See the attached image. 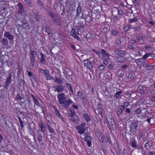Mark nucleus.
Instances as JSON below:
<instances>
[{"label": "nucleus", "instance_id": "26", "mask_svg": "<svg viewBox=\"0 0 155 155\" xmlns=\"http://www.w3.org/2000/svg\"><path fill=\"white\" fill-rule=\"evenodd\" d=\"M83 116L87 122H88L91 120L90 117H89L87 114H83Z\"/></svg>", "mask_w": 155, "mask_h": 155}, {"label": "nucleus", "instance_id": "28", "mask_svg": "<svg viewBox=\"0 0 155 155\" xmlns=\"http://www.w3.org/2000/svg\"><path fill=\"white\" fill-rule=\"evenodd\" d=\"M2 44L4 46L8 45V40L5 38H2Z\"/></svg>", "mask_w": 155, "mask_h": 155}, {"label": "nucleus", "instance_id": "57", "mask_svg": "<svg viewBox=\"0 0 155 155\" xmlns=\"http://www.w3.org/2000/svg\"><path fill=\"white\" fill-rule=\"evenodd\" d=\"M128 78L131 80H133L134 78V76L132 74H129L128 76Z\"/></svg>", "mask_w": 155, "mask_h": 155}, {"label": "nucleus", "instance_id": "44", "mask_svg": "<svg viewBox=\"0 0 155 155\" xmlns=\"http://www.w3.org/2000/svg\"><path fill=\"white\" fill-rule=\"evenodd\" d=\"M132 29H134L135 30L139 32L141 30V28L140 27L137 26L135 27H134L132 28Z\"/></svg>", "mask_w": 155, "mask_h": 155}, {"label": "nucleus", "instance_id": "24", "mask_svg": "<svg viewBox=\"0 0 155 155\" xmlns=\"http://www.w3.org/2000/svg\"><path fill=\"white\" fill-rule=\"evenodd\" d=\"M117 60L118 62L120 63H123L125 61L126 59L123 56H120V57H118L117 58Z\"/></svg>", "mask_w": 155, "mask_h": 155}, {"label": "nucleus", "instance_id": "55", "mask_svg": "<svg viewBox=\"0 0 155 155\" xmlns=\"http://www.w3.org/2000/svg\"><path fill=\"white\" fill-rule=\"evenodd\" d=\"M45 31L46 32H47L49 35H50V30L49 27H46L45 28Z\"/></svg>", "mask_w": 155, "mask_h": 155}, {"label": "nucleus", "instance_id": "20", "mask_svg": "<svg viewBox=\"0 0 155 155\" xmlns=\"http://www.w3.org/2000/svg\"><path fill=\"white\" fill-rule=\"evenodd\" d=\"M86 38L89 39H92L94 38V35L92 32H88L86 35Z\"/></svg>", "mask_w": 155, "mask_h": 155}, {"label": "nucleus", "instance_id": "32", "mask_svg": "<svg viewBox=\"0 0 155 155\" xmlns=\"http://www.w3.org/2000/svg\"><path fill=\"white\" fill-rule=\"evenodd\" d=\"M40 55L41 56V63H44L45 61V55L42 53H40Z\"/></svg>", "mask_w": 155, "mask_h": 155}, {"label": "nucleus", "instance_id": "35", "mask_svg": "<svg viewBox=\"0 0 155 155\" xmlns=\"http://www.w3.org/2000/svg\"><path fill=\"white\" fill-rule=\"evenodd\" d=\"M98 67L100 71H103L105 70V68L106 67V66H104L103 64H101Z\"/></svg>", "mask_w": 155, "mask_h": 155}, {"label": "nucleus", "instance_id": "34", "mask_svg": "<svg viewBox=\"0 0 155 155\" xmlns=\"http://www.w3.org/2000/svg\"><path fill=\"white\" fill-rule=\"evenodd\" d=\"M54 23L55 24L57 25L58 26H59L61 25V22L59 18L56 20L54 21Z\"/></svg>", "mask_w": 155, "mask_h": 155}, {"label": "nucleus", "instance_id": "16", "mask_svg": "<svg viewBox=\"0 0 155 155\" xmlns=\"http://www.w3.org/2000/svg\"><path fill=\"white\" fill-rule=\"evenodd\" d=\"M17 5L19 9L18 10L19 13L22 15V14L24 13V10L23 8V6L20 3H19Z\"/></svg>", "mask_w": 155, "mask_h": 155}, {"label": "nucleus", "instance_id": "60", "mask_svg": "<svg viewBox=\"0 0 155 155\" xmlns=\"http://www.w3.org/2000/svg\"><path fill=\"white\" fill-rule=\"evenodd\" d=\"M37 134L38 135V137H42V131H41V130H39L37 131Z\"/></svg>", "mask_w": 155, "mask_h": 155}, {"label": "nucleus", "instance_id": "50", "mask_svg": "<svg viewBox=\"0 0 155 155\" xmlns=\"http://www.w3.org/2000/svg\"><path fill=\"white\" fill-rule=\"evenodd\" d=\"M131 109H129L128 108H126L125 109V112L129 114H131Z\"/></svg>", "mask_w": 155, "mask_h": 155}, {"label": "nucleus", "instance_id": "23", "mask_svg": "<svg viewBox=\"0 0 155 155\" xmlns=\"http://www.w3.org/2000/svg\"><path fill=\"white\" fill-rule=\"evenodd\" d=\"M54 81L56 82L59 84H61L63 83V82L62 78H57V77L56 78Z\"/></svg>", "mask_w": 155, "mask_h": 155}, {"label": "nucleus", "instance_id": "5", "mask_svg": "<svg viewBox=\"0 0 155 155\" xmlns=\"http://www.w3.org/2000/svg\"><path fill=\"white\" fill-rule=\"evenodd\" d=\"M85 126V123H83L81 125L77 127V129L78 130V133L80 134H82L84 133L86 130V128H84Z\"/></svg>", "mask_w": 155, "mask_h": 155}, {"label": "nucleus", "instance_id": "8", "mask_svg": "<svg viewBox=\"0 0 155 155\" xmlns=\"http://www.w3.org/2000/svg\"><path fill=\"white\" fill-rule=\"evenodd\" d=\"M54 88V91L55 92L60 93L62 92L64 89V87L62 85H57L52 87Z\"/></svg>", "mask_w": 155, "mask_h": 155}, {"label": "nucleus", "instance_id": "61", "mask_svg": "<svg viewBox=\"0 0 155 155\" xmlns=\"http://www.w3.org/2000/svg\"><path fill=\"white\" fill-rule=\"evenodd\" d=\"M118 31H117L115 29L112 32V35H114V36H115L116 35V34L117 33Z\"/></svg>", "mask_w": 155, "mask_h": 155}, {"label": "nucleus", "instance_id": "59", "mask_svg": "<svg viewBox=\"0 0 155 155\" xmlns=\"http://www.w3.org/2000/svg\"><path fill=\"white\" fill-rule=\"evenodd\" d=\"M141 110L140 108L136 109L134 110V112L136 113L137 114H139L140 112H141Z\"/></svg>", "mask_w": 155, "mask_h": 155}, {"label": "nucleus", "instance_id": "18", "mask_svg": "<svg viewBox=\"0 0 155 155\" xmlns=\"http://www.w3.org/2000/svg\"><path fill=\"white\" fill-rule=\"evenodd\" d=\"M72 118L70 119V120L72 122H75L76 123H78L79 122V120L78 117L75 114V115L73 117H72Z\"/></svg>", "mask_w": 155, "mask_h": 155}, {"label": "nucleus", "instance_id": "40", "mask_svg": "<svg viewBox=\"0 0 155 155\" xmlns=\"http://www.w3.org/2000/svg\"><path fill=\"white\" fill-rule=\"evenodd\" d=\"M131 146L134 148H136L137 147V142L135 140H133L131 143Z\"/></svg>", "mask_w": 155, "mask_h": 155}, {"label": "nucleus", "instance_id": "6", "mask_svg": "<svg viewBox=\"0 0 155 155\" xmlns=\"http://www.w3.org/2000/svg\"><path fill=\"white\" fill-rule=\"evenodd\" d=\"M12 77L11 74L10 73L9 74V76L7 78L6 81L5 83V86L4 87V88L7 90L8 89V87L12 82Z\"/></svg>", "mask_w": 155, "mask_h": 155}, {"label": "nucleus", "instance_id": "49", "mask_svg": "<svg viewBox=\"0 0 155 155\" xmlns=\"http://www.w3.org/2000/svg\"><path fill=\"white\" fill-rule=\"evenodd\" d=\"M76 33L77 32L75 31V30L73 28H72L70 32L71 35V36L74 35L76 34Z\"/></svg>", "mask_w": 155, "mask_h": 155}, {"label": "nucleus", "instance_id": "58", "mask_svg": "<svg viewBox=\"0 0 155 155\" xmlns=\"http://www.w3.org/2000/svg\"><path fill=\"white\" fill-rule=\"evenodd\" d=\"M16 99L18 100H21L22 98L20 96V95L19 94H17L16 96L15 97Z\"/></svg>", "mask_w": 155, "mask_h": 155}, {"label": "nucleus", "instance_id": "56", "mask_svg": "<svg viewBox=\"0 0 155 155\" xmlns=\"http://www.w3.org/2000/svg\"><path fill=\"white\" fill-rule=\"evenodd\" d=\"M137 38L139 41H140L141 40L142 41V42H143V38L142 36H137Z\"/></svg>", "mask_w": 155, "mask_h": 155}, {"label": "nucleus", "instance_id": "36", "mask_svg": "<svg viewBox=\"0 0 155 155\" xmlns=\"http://www.w3.org/2000/svg\"><path fill=\"white\" fill-rule=\"evenodd\" d=\"M124 109L121 108H118L117 110V114L118 115H120L121 113L123 112Z\"/></svg>", "mask_w": 155, "mask_h": 155}, {"label": "nucleus", "instance_id": "62", "mask_svg": "<svg viewBox=\"0 0 155 155\" xmlns=\"http://www.w3.org/2000/svg\"><path fill=\"white\" fill-rule=\"evenodd\" d=\"M118 13L120 15H122L123 14V11L122 10H118Z\"/></svg>", "mask_w": 155, "mask_h": 155}, {"label": "nucleus", "instance_id": "9", "mask_svg": "<svg viewBox=\"0 0 155 155\" xmlns=\"http://www.w3.org/2000/svg\"><path fill=\"white\" fill-rule=\"evenodd\" d=\"M73 103V101L70 99L68 100H65L64 101H63L62 103V106L65 108L68 107L70 105Z\"/></svg>", "mask_w": 155, "mask_h": 155}, {"label": "nucleus", "instance_id": "37", "mask_svg": "<svg viewBox=\"0 0 155 155\" xmlns=\"http://www.w3.org/2000/svg\"><path fill=\"white\" fill-rule=\"evenodd\" d=\"M84 27V25L83 23H81L78 26V29L80 31H82Z\"/></svg>", "mask_w": 155, "mask_h": 155}, {"label": "nucleus", "instance_id": "48", "mask_svg": "<svg viewBox=\"0 0 155 155\" xmlns=\"http://www.w3.org/2000/svg\"><path fill=\"white\" fill-rule=\"evenodd\" d=\"M129 65L126 64L123 65L121 67V68L124 70H126L128 67Z\"/></svg>", "mask_w": 155, "mask_h": 155}, {"label": "nucleus", "instance_id": "29", "mask_svg": "<svg viewBox=\"0 0 155 155\" xmlns=\"http://www.w3.org/2000/svg\"><path fill=\"white\" fill-rule=\"evenodd\" d=\"M31 96L34 100V103L37 106H40V103L38 100L36 99V97L34 95L32 94Z\"/></svg>", "mask_w": 155, "mask_h": 155}, {"label": "nucleus", "instance_id": "39", "mask_svg": "<svg viewBox=\"0 0 155 155\" xmlns=\"http://www.w3.org/2000/svg\"><path fill=\"white\" fill-rule=\"evenodd\" d=\"M40 147L41 150H44L46 147L45 143L42 142L40 145Z\"/></svg>", "mask_w": 155, "mask_h": 155}, {"label": "nucleus", "instance_id": "21", "mask_svg": "<svg viewBox=\"0 0 155 155\" xmlns=\"http://www.w3.org/2000/svg\"><path fill=\"white\" fill-rule=\"evenodd\" d=\"M145 67H146V70L150 71L154 68V65H151L150 64H145Z\"/></svg>", "mask_w": 155, "mask_h": 155}, {"label": "nucleus", "instance_id": "31", "mask_svg": "<svg viewBox=\"0 0 155 155\" xmlns=\"http://www.w3.org/2000/svg\"><path fill=\"white\" fill-rule=\"evenodd\" d=\"M121 91H118L116 92L114 95V97L116 98L117 99L119 98L120 94L122 93Z\"/></svg>", "mask_w": 155, "mask_h": 155}, {"label": "nucleus", "instance_id": "42", "mask_svg": "<svg viewBox=\"0 0 155 155\" xmlns=\"http://www.w3.org/2000/svg\"><path fill=\"white\" fill-rule=\"evenodd\" d=\"M37 3L38 5H40L41 7H43V8H45L43 2L41 0H38L37 1Z\"/></svg>", "mask_w": 155, "mask_h": 155}, {"label": "nucleus", "instance_id": "11", "mask_svg": "<svg viewBox=\"0 0 155 155\" xmlns=\"http://www.w3.org/2000/svg\"><path fill=\"white\" fill-rule=\"evenodd\" d=\"M114 52L116 54L120 56H124L125 55V52L121 50L117 49L114 51Z\"/></svg>", "mask_w": 155, "mask_h": 155}, {"label": "nucleus", "instance_id": "46", "mask_svg": "<svg viewBox=\"0 0 155 155\" xmlns=\"http://www.w3.org/2000/svg\"><path fill=\"white\" fill-rule=\"evenodd\" d=\"M48 71V70L42 69V68H41L40 70V72H41V73L44 74L45 75V74L47 72V71Z\"/></svg>", "mask_w": 155, "mask_h": 155}, {"label": "nucleus", "instance_id": "53", "mask_svg": "<svg viewBox=\"0 0 155 155\" xmlns=\"http://www.w3.org/2000/svg\"><path fill=\"white\" fill-rule=\"evenodd\" d=\"M102 39L103 40L104 43H106L107 42V39L106 35L104 36Z\"/></svg>", "mask_w": 155, "mask_h": 155}, {"label": "nucleus", "instance_id": "51", "mask_svg": "<svg viewBox=\"0 0 155 155\" xmlns=\"http://www.w3.org/2000/svg\"><path fill=\"white\" fill-rule=\"evenodd\" d=\"M90 61L88 59H86L84 60V64L85 66H87L89 63H90Z\"/></svg>", "mask_w": 155, "mask_h": 155}, {"label": "nucleus", "instance_id": "7", "mask_svg": "<svg viewBox=\"0 0 155 155\" xmlns=\"http://www.w3.org/2000/svg\"><path fill=\"white\" fill-rule=\"evenodd\" d=\"M65 95L64 93H61L58 94V102L59 104H62L63 101L66 100Z\"/></svg>", "mask_w": 155, "mask_h": 155}, {"label": "nucleus", "instance_id": "27", "mask_svg": "<svg viewBox=\"0 0 155 155\" xmlns=\"http://www.w3.org/2000/svg\"><path fill=\"white\" fill-rule=\"evenodd\" d=\"M152 145V143L150 141L147 142L145 145V147L147 149H148Z\"/></svg>", "mask_w": 155, "mask_h": 155}, {"label": "nucleus", "instance_id": "10", "mask_svg": "<svg viewBox=\"0 0 155 155\" xmlns=\"http://www.w3.org/2000/svg\"><path fill=\"white\" fill-rule=\"evenodd\" d=\"M38 125L41 128L40 130L41 131H42V133L45 134V132L46 130V126L45 124L42 122L38 124Z\"/></svg>", "mask_w": 155, "mask_h": 155}, {"label": "nucleus", "instance_id": "30", "mask_svg": "<svg viewBox=\"0 0 155 155\" xmlns=\"http://www.w3.org/2000/svg\"><path fill=\"white\" fill-rule=\"evenodd\" d=\"M1 58L2 61H3V62H4L5 63L7 62L8 60L7 59L8 58V57L7 55H3Z\"/></svg>", "mask_w": 155, "mask_h": 155}, {"label": "nucleus", "instance_id": "54", "mask_svg": "<svg viewBox=\"0 0 155 155\" xmlns=\"http://www.w3.org/2000/svg\"><path fill=\"white\" fill-rule=\"evenodd\" d=\"M86 66H87L89 69H91L93 68V66L92 65V64L90 62V63H89L88 64H87Z\"/></svg>", "mask_w": 155, "mask_h": 155}, {"label": "nucleus", "instance_id": "43", "mask_svg": "<svg viewBox=\"0 0 155 155\" xmlns=\"http://www.w3.org/2000/svg\"><path fill=\"white\" fill-rule=\"evenodd\" d=\"M143 61H144L143 59L142 58H139L138 59H136L135 60V62L137 64H139L140 63H142L143 62Z\"/></svg>", "mask_w": 155, "mask_h": 155}, {"label": "nucleus", "instance_id": "3", "mask_svg": "<svg viewBox=\"0 0 155 155\" xmlns=\"http://www.w3.org/2000/svg\"><path fill=\"white\" fill-rule=\"evenodd\" d=\"M20 22L21 24H19L17 25V26L19 28H21L23 29L26 30H29L31 28L30 25L27 22H22V21H21Z\"/></svg>", "mask_w": 155, "mask_h": 155}, {"label": "nucleus", "instance_id": "12", "mask_svg": "<svg viewBox=\"0 0 155 155\" xmlns=\"http://www.w3.org/2000/svg\"><path fill=\"white\" fill-rule=\"evenodd\" d=\"M4 37L8 38L9 40L11 41H12L14 38V36L8 32H6L4 34Z\"/></svg>", "mask_w": 155, "mask_h": 155}, {"label": "nucleus", "instance_id": "1", "mask_svg": "<svg viewBox=\"0 0 155 155\" xmlns=\"http://www.w3.org/2000/svg\"><path fill=\"white\" fill-rule=\"evenodd\" d=\"M140 123V121L138 120L135 121L131 123L129 126L130 133L129 134L131 135H136L137 131L139 127V123Z\"/></svg>", "mask_w": 155, "mask_h": 155}, {"label": "nucleus", "instance_id": "15", "mask_svg": "<svg viewBox=\"0 0 155 155\" xmlns=\"http://www.w3.org/2000/svg\"><path fill=\"white\" fill-rule=\"evenodd\" d=\"M77 96H78L80 99H82L83 102L85 100H87V98L85 97V95L83 94L80 91H78L77 93Z\"/></svg>", "mask_w": 155, "mask_h": 155}, {"label": "nucleus", "instance_id": "38", "mask_svg": "<svg viewBox=\"0 0 155 155\" xmlns=\"http://www.w3.org/2000/svg\"><path fill=\"white\" fill-rule=\"evenodd\" d=\"M137 21V19L135 18H130L129 19V22L130 23H132L133 22H136Z\"/></svg>", "mask_w": 155, "mask_h": 155}, {"label": "nucleus", "instance_id": "19", "mask_svg": "<svg viewBox=\"0 0 155 155\" xmlns=\"http://www.w3.org/2000/svg\"><path fill=\"white\" fill-rule=\"evenodd\" d=\"M81 6L80 5H79L76 10L77 14L75 17V18H77V17H78L80 15V14L81 12Z\"/></svg>", "mask_w": 155, "mask_h": 155}, {"label": "nucleus", "instance_id": "45", "mask_svg": "<svg viewBox=\"0 0 155 155\" xmlns=\"http://www.w3.org/2000/svg\"><path fill=\"white\" fill-rule=\"evenodd\" d=\"M49 131L51 133V134H52V135L53 136L55 135H56V133L54 131V130H53V129L51 127V128L49 129H48Z\"/></svg>", "mask_w": 155, "mask_h": 155}, {"label": "nucleus", "instance_id": "17", "mask_svg": "<svg viewBox=\"0 0 155 155\" xmlns=\"http://www.w3.org/2000/svg\"><path fill=\"white\" fill-rule=\"evenodd\" d=\"M96 110L98 111V113L99 114L102 115L103 113V108L102 107L100 103H99L97 104V108Z\"/></svg>", "mask_w": 155, "mask_h": 155}, {"label": "nucleus", "instance_id": "52", "mask_svg": "<svg viewBox=\"0 0 155 155\" xmlns=\"http://www.w3.org/2000/svg\"><path fill=\"white\" fill-rule=\"evenodd\" d=\"M17 75L18 78V79H19V78L20 77V75H21V72L20 69H19L18 71Z\"/></svg>", "mask_w": 155, "mask_h": 155}, {"label": "nucleus", "instance_id": "25", "mask_svg": "<svg viewBox=\"0 0 155 155\" xmlns=\"http://www.w3.org/2000/svg\"><path fill=\"white\" fill-rule=\"evenodd\" d=\"M94 131L96 135L97 136V138L99 136H101L102 135L101 133L98 128L95 129L94 130Z\"/></svg>", "mask_w": 155, "mask_h": 155}, {"label": "nucleus", "instance_id": "33", "mask_svg": "<svg viewBox=\"0 0 155 155\" xmlns=\"http://www.w3.org/2000/svg\"><path fill=\"white\" fill-rule=\"evenodd\" d=\"M101 54H102L103 55H105L108 57H109V56H110L109 53L105 51L104 50L102 49H101Z\"/></svg>", "mask_w": 155, "mask_h": 155}, {"label": "nucleus", "instance_id": "22", "mask_svg": "<svg viewBox=\"0 0 155 155\" xmlns=\"http://www.w3.org/2000/svg\"><path fill=\"white\" fill-rule=\"evenodd\" d=\"M46 77H47L46 80H50L53 79V77L51 75L50 73V72L48 71L45 74Z\"/></svg>", "mask_w": 155, "mask_h": 155}, {"label": "nucleus", "instance_id": "47", "mask_svg": "<svg viewBox=\"0 0 155 155\" xmlns=\"http://www.w3.org/2000/svg\"><path fill=\"white\" fill-rule=\"evenodd\" d=\"M134 1H132L134 4H135L137 5H139L140 4V0H134Z\"/></svg>", "mask_w": 155, "mask_h": 155}, {"label": "nucleus", "instance_id": "63", "mask_svg": "<svg viewBox=\"0 0 155 155\" xmlns=\"http://www.w3.org/2000/svg\"><path fill=\"white\" fill-rule=\"evenodd\" d=\"M128 49H134L135 48L131 45H129L128 46Z\"/></svg>", "mask_w": 155, "mask_h": 155}, {"label": "nucleus", "instance_id": "13", "mask_svg": "<svg viewBox=\"0 0 155 155\" xmlns=\"http://www.w3.org/2000/svg\"><path fill=\"white\" fill-rule=\"evenodd\" d=\"M107 135H104L103 136H98V140L100 141V142H101L103 143H104L107 142Z\"/></svg>", "mask_w": 155, "mask_h": 155}, {"label": "nucleus", "instance_id": "4", "mask_svg": "<svg viewBox=\"0 0 155 155\" xmlns=\"http://www.w3.org/2000/svg\"><path fill=\"white\" fill-rule=\"evenodd\" d=\"M90 134L88 132L84 134L85 137H84V141L87 142V146L89 147H91V140L92 138L89 135Z\"/></svg>", "mask_w": 155, "mask_h": 155}, {"label": "nucleus", "instance_id": "14", "mask_svg": "<svg viewBox=\"0 0 155 155\" xmlns=\"http://www.w3.org/2000/svg\"><path fill=\"white\" fill-rule=\"evenodd\" d=\"M47 12L48 15L51 17L53 21L58 18L57 16L56 15H54L51 11H48Z\"/></svg>", "mask_w": 155, "mask_h": 155}, {"label": "nucleus", "instance_id": "41", "mask_svg": "<svg viewBox=\"0 0 155 155\" xmlns=\"http://www.w3.org/2000/svg\"><path fill=\"white\" fill-rule=\"evenodd\" d=\"M124 106V109H125L126 107H127L130 105V102L128 101H125L123 103Z\"/></svg>", "mask_w": 155, "mask_h": 155}, {"label": "nucleus", "instance_id": "2", "mask_svg": "<svg viewBox=\"0 0 155 155\" xmlns=\"http://www.w3.org/2000/svg\"><path fill=\"white\" fill-rule=\"evenodd\" d=\"M30 63L31 64L32 67H34L35 62V58L37 55L36 52L34 51H32L31 49L30 51Z\"/></svg>", "mask_w": 155, "mask_h": 155}, {"label": "nucleus", "instance_id": "64", "mask_svg": "<svg viewBox=\"0 0 155 155\" xmlns=\"http://www.w3.org/2000/svg\"><path fill=\"white\" fill-rule=\"evenodd\" d=\"M123 155H128L126 150L124 149L123 151Z\"/></svg>", "mask_w": 155, "mask_h": 155}]
</instances>
